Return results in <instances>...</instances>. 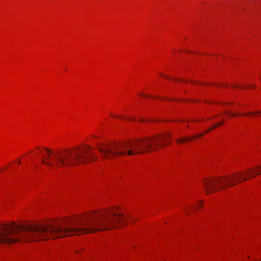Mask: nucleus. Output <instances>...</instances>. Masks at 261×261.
<instances>
[{
    "instance_id": "nucleus-17",
    "label": "nucleus",
    "mask_w": 261,
    "mask_h": 261,
    "mask_svg": "<svg viewBox=\"0 0 261 261\" xmlns=\"http://www.w3.org/2000/svg\"><path fill=\"white\" fill-rule=\"evenodd\" d=\"M197 135V137H200L202 136V135L201 134H199Z\"/></svg>"
},
{
    "instance_id": "nucleus-7",
    "label": "nucleus",
    "mask_w": 261,
    "mask_h": 261,
    "mask_svg": "<svg viewBox=\"0 0 261 261\" xmlns=\"http://www.w3.org/2000/svg\"><path fill=\"white\" fill-rule=\"evenodd\" d=\"M224 122L223 121H222L221 122H220V123H218V124H215L214 126H213L211 128H210L208 129H207L206 131H205L204 132V134H206L207 133H208V132L210 131H211L212 129H213L214 128H216L217 127H218V126H219L220 124H223Z\"/></svg>"
},
{
    "instance_id": "nucleus-16",
    "label": "nucleus",
    "mask_w": 261,
    "mask_h": 261,
    "mask_svg": "<svg viewBox=\"0 0 261 261\" xmlns=\"http://www.w3.org/2000/svg\"><path fill=\"white\" fill-rule=\"evenodd\" d=\"M130 120L135 121L136 120V119L135 118H130Z\"/></svg>"
},
{
    "instance_id": "nucleus-6",
    "label": "nucleus",
    "mask_w": 261,
    "mask_h": 261,
    "mask_svg": "<svg viewBox=\"0 0 261 261\" xmlns=\"http://www.w3.org/2000/svg\"><path fill=\"white\" fill-rule=\"evenodd\" d=\"M197 138V135H195L194 136H193V137H185V138H179V139H176V142L177 143L179 144V143H183L186 141H190L191 140H192V139H194V138Z\"/></svg>"
},
{
    "instance_id": "nucleus-20",
    "label": "nucleus",
    "mask_w": 261,
    "mask_h": 261,
    "mask_svg": "<svg viewBox=\"0 0 261 261\" xmlns=\"http://www.w3.org/2000/svg\"><path fill=\"white\" fill-rule=\"evenodd\" d=\"M149 97H150L151 98H153V97L152 96H149Z\"/></svg>"
},
{
    "instance_id": "nucleus-1",
    "label": "nucleus",
    "mask_w": 261,
    "mask_h": 261,
    "mask_svg": "<svg viewBox=\"0 0 261 261\" xmlns=\"http://www.w3.org/2000/svg\"><path fill=\"white\" fill-rule=\"evenodd\" d=\"M103 230V209L46 224H0V244L37 241Z\"/></svg>"
},
{
    "instance_id": "nucleus-19",
    "label": "nucleus",
    "mask_w": 261,
    "mask_h": 261,
    "mask_svg": "<svg viewBox=\"0 0 261 261\" xmlns=\"http://www.w3.org/2000/svg\"><path fill=\"white\" fill-rule=\"evenodd\" d=\"M79 252H80V251H77V250L76 251V253H79Z\"/></svg>"
},
{
    "instance_id": "nucleus-14",
    "label": "nucleus",
    "mask_w": 261,
    "mask_h": 261,
    "mask_svg": "<svg viewBox=\"0 0 261 261\" xmlns=\"http://www.w3.org/2000/svg\"><path fill=\"white\" fill-rule=\"evenodd\" d=\"M231 87H232V88L240 87L239 86H238V85H234V84L232 85H231Z\"/></svg>"
},
{
    "instance_id": "nucleus-3",
    "label": "nucleus",
    "mask_w": 261,
    "mask_h": 261,
    "mask_svg": "<svg viewBox=\"0 0 261 261\" xmlns=\"http://www.w3.org/2000/svg\"><path fill=\"white\" fill-rule=\"evenodd\" d=\"M87 148L86 149L77 147L72 150H64V151H54L45 148L48 156L46 159L42 158L41 162L49 166L62 168L97 161L98 158L90 150V147L87 146Z\"/></svg>"
},
{
    "instance_id": "nucleus-4",
    "label": "nucleus",
    "mask_w": 261,
    "mask_h": 261,
    "mask_svg": "<svg viewBox=\"0 0 261 261\" xmlns=\"http://www.w3.org/2000/svg\"><path fill=\"white\" fill-rule=\"evenodd\" d=\"M237 177L239 182L246 181L247 179L242 171L224 176L204 179L203 184L206 194H210L227 187L237 185Z\"/></svg>"
},
{
    "instance_id": "nucleus-11",
    "label": "nucleus",
    "mask_w": 261,
    "mask_h": 261,
    "mask_svg": "<svg viewBox=\"0 0 261 261\" xmlns=\"http://www.w3.org/2000/svg\"><path fill=\"white\" fill-rule=\"evenodd\" d=\"M184 210L186 214H187L189 212H192V210L191 208L188 209L187 208H185Z\"/></svg>"
},
{
    "instance_id": "nucleus-13",
    "label": "nucleus",
    "mask_w": 261,
    "mask_h": 261,
    "mask_svg": "<svg viewBox=\"0 0 261 261\" xmlns=\"http://www.w3.org/2000/svg\"><path fill=\"white\" fill-rule=\"evenodd\" d=\"M161 75L169 80L171 79V78L170 77L165 76V75H163V74H161Z\"/></svg>"
},
{
    "instance_id": "nucleus-2",
    "label": "nucleus",
    "mask_w": 261,
    "mask_h": 261,
    "mask_svg": "<svg viewBox=\"0 0 261 261\" xmlns=\"http://www.w3.org/2000/svg\"><path fill=\"white\" fill-rule=\"evenodd\" d=\"M169 134L134 140L103 144L97 147L102 159H111L124 155H134L156 150L165 146L163 142Z\"/></svg>"
},
{
    "instance_id": "nucleus-9",
    "label": "nucleus",
    "mask_w": 261,
    "mask_h": 261,
    "mask_svg": "<svg viewBox=\"0 0 261 261\" xmlns=\"http://www.w3.org/2000/svg\"><path fill=\"white\" fill-rule=\"evenodd\" d=\"M226 114L229 115L230 116H232V117H233V116H235L237 115H239V114H238L232 113H230V112H227Z\"/></svg>"
},
{
    "instance_id": "nucleus-21",
    "label": "nucleus",
    "mask_w": 261,
    "mask_h": 261,
    "mask_svg": "<svg viewBox=\"0 0 261 261\" xmlns=\"http://www.w3.org/2000/svg\"><path fill=\"white\" fill-rule=\"evenodd\" d=\"M20 161L18 162V164H20Z\"/></svg>"
},
{
    "instance_id": "nucleus-18",
    "label": "nucleus",
    "mask_w": 261,
    "mask_h": 261,
    "mask_svg": "<svg viewBox=\"0 0 261 261\" xmlns=\"http://www.w3.org/2000/svg\"><path fill=\"white\" fill-rule=\"evenodd\" d=\"M191 83L192 84H195V83H196V82H194V81H191Z\"/></svg>"
},
{
    "instance_id": "nucleus-12",
    "label": "nucleus",
    "mask_w": 261,
    "mask_h": 261,
    "mask_svg": "<svg viewBox=\"0 0 261 261\" xmlns=\"http://www.w3.org/2000/svg\"><path fill=\"white\" fill-rule=\"evenodd\" d=\"M260 113H261V111H258V112H254V113H246V114H244V115H250L252 114H260Z\"/></svg>"
},
{
    "instance_id": "nucleus-5",
    "label": "nucleus",
    "mask_w": 261,
    "mask_h": 261,
    "mask_svg": "<svg viewBox=\"0 0 261 261\" xmlns=\"http://www.w3.org/2000/svg\"><path fill=\"white\" fill-rule=\"evenodd\" d=\"M254 169H249L245 170V172L247 174L248 178H251L258 174H261V170L255 171Z\"/></svg>"
},
{
    "instance_id": "nucleus-22",
    "label": "nucleus",
    "mask_w": 261,
    "mask_h": 261,
    "mask_svg": "<svg viewBox=\"0 0 261 261\" xmlns=\"http://www.w3.org/2000/svg\"><path fill=\"white\" fill-rule=\"evenodd\" d=\"M257 168H260V166H258Z\"/></svg>"
},
{
    "instance_id": "nucleus-10",
    "label": "nucleus",
    "mask_w": 261,
    "mask_h": 261,
    "mask_svg": "<svg viewBox=\"0 0 261 261\" xmlns=\"http://www.w3.org/2000/svg\"><path fill=\"white\" fill-rule=\"evenodd\" d=\"M111 116L113 117V118H118L120 119H124V118H123V117L117 116L114 115L113 114H111ZM126 120H129V119H126Z\"/></svg>"
},
{
    "instance_id": "nucleus-8",
    "label": "nucleus",
    "mask_w": 261,
    "mask_h": 261,
    "mask_svg": "<svg viewBox=\"0 0 261 261\" xmlns=\"http://www.w3.org/2000/svg\"><path fill=\"white\" fill-rule=\"evenodd\" d=\"M174 81H177V82H182V83H188V81L187 80H180V79H174Z\"/></svg>"
},
{
    "instance_id": "nucleus-15",
    "label": "nucleus",
    "mask_w": 261,
    "mask_h": 261,
    "mask_svg": "<svg viewBox=\"0 0 261 261\" xmlns=\"http://www.w3.org/2000/svg\"><path fill=\"white\" fill-rule=\"evenodd\" d=\"M141 96L142 97H147L148 95H146V94H141Z\"/></svg>"
}]
</instances>
